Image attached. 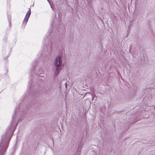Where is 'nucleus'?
<instances>
[{"mask_svg":"<svg viewBox=\"0 0 155 155\" xmlns=\"http://www.w3.org/2000/svg\"><path fill=\"white\" fill-rule=\"evenodd\" d=\"M13 122L10 125L5 134L3 135L0 143V155H4L8 147L11 137L15 130Z\"/></svg>","mask_w":155,"mask_h":155,"instance_id":"f257e3e1","label":"nucleus"},{"mask_svg":"<svg viewBox=\"0 0 155 155\" xmlns=\"http://www.w3.org/2000/svg\"><path fill=\"white\" fill-rule=\"evenodd\" d=\"M61 59L60 56L56 57L54 63L55 68V74L56 73V76L58 74L60 70H61L62 61H61Z\"/></svg>","mask_w":155,"mask_h":155,"instance_id":"f03ea898","label":"nucleus"},{"mask_svg":"<svg viewBox=\"0 0 155 155\" xmlns=\"http://www.w3.org/2000/svg\"><path fill=\"white\" fill-rule=\"evenodd\" d=\"M17 110H18V109H17L16 110V111H15V113L14 114L12 118V122H11V124L13 122V124H14V127H15V129L16 127L17 126L18 124V123L16 121V117H17L16 116L17 114H19V116H20V119L21 120L22 119H23V117H22V116L24 115V113H23V115H20V114H21V111H19V113L18 112Z\"/></svg>","mask_w":155,"mask_h":155,"instance_id":"7ed1b4c3","label":"nucleus"},{"mask_svg":"<svg viewBox=\"0 0 155 155\" xmlns=\"http://www.w3.org/2000/svg\"><path fill=\"white\" fill-rule=\"evenodd\" d=\"M31 14V9L30 8L29 9V10L26 13V14L25 17V19L24 20L23 22L22 23V25L24 26H25L27 23L28 22L29 18Z\"/></svg>","mask_w":155,"mask_h":155,"instance_id":"20e7f679","label":"nucleus"},{"mask_svg":"<svg viewBox=\"0 0 155 155\" xmlns=\"http://www.w3.org/2000/svg\"><path fill=\"white\" fill-rule=\"evenodd\" d=\"M39 89H37L36 91H31V94H29V96L31 97H36L38 96L39 94Z\"/></svg>","mask_w":155,"mask_h":155,"instance_id":"39448f33","label":"nucleus"},{"mask_svg":"<svg viewBox=\"0 0 155 155\" xmlns=\"http://www.w3.org/2000/svg\"><path fill=\"white\" fill-rule=\"evenodd\" d=\"M31 104H29L30 105L28 107V109H29L32 106V104L33 105L35 103V102L33 101L32 102L31 101Z\"/></svg>","mask_w":155,"mask_h":155,"instance_id":"423d86ee","label":"nucleus"},{"mask_svg":"<svg viewBox=\"0 0 155 155\" xmlns=\"http://www.w3.org/2000/svg\"><path fill=\"white\" fill-rule=\"evenodd\" d=\"M62 15V14L61 13L58 12V17L60 19H61V18Z\"/></svg>","mask_w":155,"mask_h":155,"instance_id":"0eeeda50","label":"nucleus"},{"mask_svg":"<svg viewBox=\"0 0 155 155\" xmlns=\"http://www.w3.org/2000/svg\"><path fill=\"white\" fill-rule=\"evenodd\" d=\"M82 144H81V143H80L78 146V148H80V149L81 150V148L82 147Z\"/></svg>","mask_w":155,"mask_h":155,"instance_id":"6e6552de","label":"nucleus"},{"mask_svg":"<svg viewBox=\"0 0 155 155\" xmlns=\"http://www.w3.org/2000/svg\"><path fill=\"white\" fill-rule=\"evenodd\" d=\"M137 121H138V120H134V121L133 122H132V124H134L135 123H136V122H137Z\"/></svg>","mask_w":155,"mask_h":155,"instance_id":"1a4fd4ad","label":"nucleus"},{"mask_svg":"<svg viewBox=\"0 0 155 155\" xmlns=\"http://www.w3.org/2000/svg\"><path fill=\"white\" fill-rule=\"evenodd\" d=\"M92 100H94L95 98V96H93L92 95Z\"/></svg>","mask_w":155,"mask_h":155,"instance_id":"9d476101","label":"nucleus"},{"mask_svg":"<svg viewBox=\"0 0 155 155\" xmlns=\"http://www.w3.org/2000/svg\"><path fill=\"white\" fill-rule=\"evenodd\" d=\"M65 87L66 88H67V83H65Z\"/></svg>","mask_w":155,"mask_h":155,"instance_id":"9b49d317","label":"nucleus"},{"mask_svg":"<svg viewBox=\"0 0 155 155\" xmlns=\"http://www.w3.org/2000/svg\"><path fill=\"white\" fill-rule=\"evenodd\" d=\"M95 98H96V99H95V101L96 100H97V97H95Z\"/></svg>","mask_w":155,"mask_h":155,"instance_id":"f8f14e48","label":"nucleus"},{"mask_svg":"<svg viewBox=\"0 0 155 155\" xmlns=\"http://www.w3.org/2000/svg\"><path fill=\"white\" fill-rule=\"evenodd\" d=\"M9 25H10V26L11 25V23L9 22Z\"/></svg>","mask_w":155,"mask_h":155,"instance_id":"ddd939ff","label":"nucleus"},{"mask_svg":"<svg viewBox=\"0 0 155 155\" xmlns=\"http://www.w3.org/2000/svg\"><path fill=\"white\" fill-rule=\"evenodd\" d=\"M30 88H31H31H32V87H31V86H30Z\"/></svg>","mask_w":155,"mask_h":155,"instance_id":"4468645a","label":"nucleus"},{"mask_svg":"<svg viewBox=\"0 0 155 155\" xmlns=\"http://www.w3.org/2000/svg\"><path fill=\"white\" fill-rule=\"evenodd\" d=\"M48 0V2H49V0Z\"/></svg>","mask_w":155,"mask_h":155,"instance_id":"2eb2a0df","label":"nucleus"},{"mask_svg":"<svg viewBox=\"0 0 155 155\" xmlns=\"http://www.w3.org/2000/svg\"><path fill=\"white\" fill-rule=\"evenodd\" d=\"M39 78H40V77H41V76H39Z\"/></svg>","mask_w":155,"mask_h":155,"instance_id":"dca6fc26","label":"nucleus"},{"mask_svg":"<svg viewBox=\"0 0 155 155\" xmlns=\"http://www.w3.org/2000/svg\"><path fill=\"white\" fill-rule=\"evenodd\" d=\"M18 121V120H17V121Z\"/></svg>","mask_w":155,"mask_h":155,"instance_id":"f3484780","label":"nucleus"}]
</instances>
